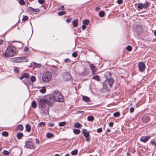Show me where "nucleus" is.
Masks as SVG:
<instances>
[{
    "label": "nucleus",
    "instance_id": "f257e3e1",
    "mask_svg": "<svg viewBox=\"0 0 156 156\" xmlns=\"http://www.w3.org/2000/svg\"><path fill=\"white\" fill-rule=\"evenodd\" d=\"M16 54L15 48L13 46H8L4 55L7 57L14 56Z\"/></svg>",
    "mask_w": 156,
    "mask_h": 156
},
{
    "label": "nucleus",
    "instance_id": "f03ea898",
    "mask_svg": "<svg viewBox=\"0 0 156 156\" xmlns=\"http://www.w3.org/2000/svg\"><path fill=\"white\" fill-rule=\"evenodd\" d=\"M53 99L55 101L63 102L64 101V98L62 95L58 90H55L53 95Z\"/></svg>",
    "mask_w": 156,
    "mask_h": 156
},
{
    "label": "nucleus",
    "instance_id": "7ed1b4c3",
    "mask_svg": "<svg viewBox=\"0 0 156 156\" xmlns=\"http://www.w3.org/2000/svg\"><path fill=\"white\" fill-rule=\"evenodd\" d=\"M52 78V73L49 71L45 72L42 76V79L45 82H48Z\"/></svg>",
    "mask_w": 156,
    "mask_h": 156
},
{
    "label": "nucleus",
    "instance_id": "20e7f679",
    "mask_svg": "<svg viewBox=\"0 0 156 156\" xmlns=\"http://www.w3.org/2000/svg\"><path fill=\"white\" fill-rule=\"evenodd\" d=\"M45 99L42 98H39L37 99V103L39 107L40 108H43L44 107L46 104Z\"/></svg>",
    "mask_w": 156,
    "mask_h": 156
},
{
    "label": "nucleus",
    "instance_id": "39448f33",
    "mask_svg": "<svg viewBox=\"0 0 156 156\" xmlns=\"http://www.w3.org/2000/svg\"><path fill=\"white\" fill-rule=\"evenodd\" d=\"M82 133L83 134L84 136L86 138V141L87 142H89L90 141V138L89 136L90 134L87 131V129H82Z\"/></svg>",
    "mask_w": 156,
    "mask_h": 156
},
{
    "label": "nucleus",
    "instance_id": "423d86ee",
    "mask_svg": "<svg viewBox=\"0 0 156 156\" xmlns=\"http://www.w3.org/2000/svg\"><path fill=\"white\" fill-rule=\"evenodd\" d=\"M138 66L139 68V70L141 72H144V71L145 68V65L143 62H141L139 63Z\"/></svg>",
    "mask_w": 156,
    "mask_h": 156
},
{
    "label": "nucleus",
    "instance_id": "0eeeda50",
    "mask_svg": "<svg viewBox=\"0 0 156 156\" xmlns=\"http://www.w3.org/2000/svg\"><path fill=\"white\" fill-rule=\"evenodd\" d=\"M25 146L27 148L32 149L34 147V144L32 141H28L25 142Z\"/></svg>",
    "mask_w": 156,
    "mask_h": 156
},
{
    "label": "nucleus",
    "instance_id": "6e6552de",
    "mask_svg": "<svg viewBox=\"0 0 156 156\" xmlns=\"http://www.w3.org/2000/svg\"><path fill=\"white\" fill-rule=\"evenodd\" d=\"M151 137L150 136H142L141 137L140 140L141 142L145 143L148 141Z\"/></svg>",
    "mask_w": 156,
    "mask_h": 156
},
{
    "label": "nucleus",
    "instance_id": "1a4fd4ad",
    "mask_svg": "<svg viewBox=\"0 0 156 156\" xmlns=\"http://www.w3.org/2000/svg\"><path fill=\"white\" fill-rule=\"evenodd\" d=\"M114 81V80L113 79L111 78L110 79L106 80L105 81L106 83L109 85L110 87H112Z\"/></svg>",
    "mask_w": 156,
    "mask_h": 156
},
{
    "label": "nucleus",
    "instance_id": "9d476101",
    "mask_svg": "<svg viewBox=\"0 0 156 156\" xmlns=\"http://www.w3.org/2000/svg\"><path fill=\"white\" fill-rule=\"evenodd\" d=\"M63 76L65 80H69L71 79V76L69 72H66L64 74Z\"/></svg>",
    "mask_w": 156,
    "mask_h": 156
},
{
    "label": "nucleus",
    "instance_id": "9b49d317",
    "mask_svg": "<svg viewBox=\"0 0 156 156\" xmlns=\"http://www.w3.org/2000/svg\"><path fill=\"white\" fill-rule=\"evenodd\" d=\"M22 153V151L21 149H16L13 153H14L16 156H21Z\"/></svg>",
    "mask_w": 156,
    "mask_h": 156
},
{
    "label": "nucleus",
    "instance_id": "f8f14e48",
    "mask_svg": "<svg viewBox=\"0 0 156 156\" xmlns=\"http://www.w3.org/2000/svg\"><path fill=\"white\" fill-rule=\"evenodd\" d=\"M90 67L92 71V74L94 75L95 74V73L97 71L96 68L94 65L92 64H90Z\"/></svg>",
    "mask_w": 156,
    "mask_h": 156
},
{
    "label": "nucleus",
    "instance_id": "ddd939ff",
    "mask_svg": "<svg viewBox=\"0 0 156 156\" xmlns=\"http://www.w3.org/2000/svg\"><path fill=\"white\" fill-rule=\"evenodd\" d=\"M30 77V75L27 73H23L22 76H20V80H22L24 78H28Z\"/></svg>",
    "mask_w": 156,
    "mask_h": 156
},
{
    "label": "nucleus",
    "instance_id": "4468645a",
    "mask_svg": "<svg viewBox=\"0 0 156 156\" xmlns=\"http://www.w3.org/2000/svg\"><path fill=\"white\" fill-rule=\"evenodd\" d=\"M104 76L106 80L111 78V74L109 72H107L104 74Z\"/></svg>",
    "mask_w": 156,
    "mask_h": 156
},
{
    "label": "nucleus",
    "instance_id": "2eb2a0df",
    "mask_svg": "<svg viewBox=\"0 0 156 156\" xmlns=\"http://www.w3.org/2000/svg\"><path fill=\"white\" fill-rule=\"evenodd\" d=\"M13 62H21V61L20 57H15L12 58Z\"/></svg>",
    "mask_w": 156,
    "mask_h": 156
},
{
    "label": "nucleus",
    "instance_id": "dca6fc26",
    "mask_svg": "<svg viewBox=\"0 0 156 156\" xmlns=\"http://www.w3.org/2000/svg\"><path fill=\"white\" fill-rule=\"evenodd\" d=\"M31 65L34 68L39 67L41 66V64H37L34 62L31 63Z\"/></svg>",
    "mask_w": 156,
    "mask_h": 156
},
{
    "label": "nucleus",
    "instance_id": "f3484780",
    "mask_svg": "<svg viewBox=\"0 0 156 156\" xmlns=\"http://www.w3.org/2000/svg\"><path fill=\"white\" fill-rule=\"evenodd\" d=\"M21 61L20 62H26L28 60V58L26 56L20 57Z\"/></svg>",
    "mask_w": 156,
    "mask_h": 156
},
{
    "label": "nucleus",
    "instance_id": "a211bd4d",
    "mask_svg": "<svg viewBox=\"0 0 156 156\" xmlns=\"http://www.w3.org/2000/svg\"><path fill=\"white\" fill-rule=\"evenodd\" d=\"M151 4V3L150 2H149L147 1H146L145 3L143 4V6L144 7V8L146 9Z\"/></svg>",
    "mask_w": 156,
    "mask_h": 156
},
{
    "label": "nucleus",
    "instance_id": "6ab92c4d",
    "mask_svg": "<svg viewBox=\"0 0 156 156\" xmlns=\"http://www.w3.org/2000/svg\"><path fill=\"white\" fill-rule=\"evenodd\" d=\"M28 9L30 11L34 12H39L40 11L39 9H34L30 7H29Z\"/></svg>",
    "mask_w": 156,
    "mask_h": 156
},
{
    "label": "nucleus",
    "instance_id": "aec40b11",
    "mask_svg": "<svg viewBox=\"0 0 156 156\" xmlns=\"http://www.w3.org/2000/svg\"><path fill=\"white\" fill-rule=\"evenodd\" d=\"M82 99L83 101L86 102H89L90 101V98L89 97L86 96H83Z\"/></svg>",
    "mask_w": 156,
    "mask_h": 156
},
{
    "label": "nucleus",
    "instance_id": "412c9836",
    "mask_svg": "<svg viewBox=\"0 0 156 156\" xmlns=\"http://www.w3.org/2000/svg\"><path fill=\"white\" fill-rule=\"evenodd\" d=\"M24 83L27 86H28L32 84V82L30 80H27L24 81Z\"/></svg>",
    "mask_w": 156,
    "mask_h": 156
},
{
    "label": "nucleus",
    "instance_id": "4be33fe9",
    "mask_svg": "<svg viewBox=\"0 0 156 156\" xmlns=\"http://www.w3.org/2000/svg\"><path fill=\"white\" fill-rule=\"evenodd\" d=\"M23 136V133L21 132H19L17 133L16 135V137L19 140Z\"/></svg>",
    "mask_w": 156,
    "mask_h": 156
},
{
    "label": "nucleus",
    "instance_id": "5701e85b",
    "mask_svg": "<svg viewBox=\"0 0 156 156\" xmlns=\"http://www.w3.org/2000/svg\"><path fill=\"white\" fill-rule=\"evenodd\" d=\"M78 20L76 19L73 20L72 22L73 24L74 27H76L78 25Z\"/></svg>",
    "mask_w": 156,
    "mask_h": 156
},
{
    "label": "nucleus",
    "instance_id": "b1692460",
    "mask_svg": "<svg viewBox=\"0 0 156 156\" xmlns=\"http://www.w3.org/2000/svg\"><path fill=\"white\" fill-rule=\"evenodd\" d=\"M31 129V127L30 125L27 124L26 126V130L27 132H30Z\"/></svg>",
    "mask_w": 156,
    "mask_h": 156
},
{
    "label": "nucleus",
    "instance_id": "393cba45",
    "mask_svg": "<svg viewBox=\"0 0 156 156\" xmlns=\"http://www.w3.org/2000/svg\"><path fill=\"white\" fill-rule=\"evenodd\" d=\"M53 98V96L51 95H48L46 96V100L47 101H49L52 99Z\"/></svg>",
    "mask_w": 156,
    "mask_h": 156
},
{
    "label": "nucleus",
    "instance_id": "a878e982",
    "mask_svg": "<svg viewBox=\"0 0 156 156\" xmlns=\"http://www.w3.org/2000/svg\"><path fill=\"white\" fill-rule=\"evenodd\" d=\"M87 119L89 121H93L94 120V118L92 116L89 115L87 117Z\"/></svg>",
    "mask_w": 156,
    "mask_h": 156
},
{
    "label": "nucleus",
    "instance_id": "bb28decb",
    "mask_svg": "<svg viewBox=\"0 0 156 156\" xmlns=\"http://www.w3.org/2000/svg\"><path fill=\"white\" fill-rule=\"evenodd\" d=\"M92 79L98 81H99L100 80V77L99 76L96 75L94 76L92 78Z\"/></svg>",
    "mask_w": 156,
    "mask_h": 156
},
{
    "label": "nucleus",
    "instance_id": "cd10ccee",
    "mask_svg": "<svg viewBox=\"0 0 156 156\" xmlns=\"http://www.w3.org/2000/svg\"><path fill=\"white\" fill-rule=\"evenodd\" d=\"M16 129L17 130L22 131L23 130V127L22 125L20 124L17 126Z\"/></svg>",
    "mask_w": 156,
    "mask_h": 156
},
{
    "label": "nucleus",
    "instance_id": "c85d7f7f",
    "mask_svg": "<svg viewBox=\"0 0 156 156\" xmlns=\"http://www.w3.org/2000/svg\"><path fill=\"white\" fill-rule=\"evenodd\" d=\"M73 132L75 134L77 135L80 133V130L78 129H75L73 130Z\"/></svg>",
    "mask_w": 156,
    "mask_h": 156
},
{
    "label": "nucleus",
    "instance_id": "c756f323",
    "mask_svg": "<svg viewBox=\"0 0 156 156\" xmlns=\"http://www.w3.org/2000/svg\"><path fill=\"white\" fill-rule=\"evenodd\" d=\"M81 126V125L78 122H76L75 123L74 127L77 128H80Z\"/></svg>",
    "mask_w": 156,
    "mask_h": 156
},
{
    "label": "nucleus",
    "instance_id": "7c9ffc66",
    "mask_svg": "<svg viewBox=\"0 0 156 156\" xmlns=\"http://www.w3.org/2000/svg\"><path fill=\"white\" fill-rule=\"evenodd\" d=\"M45 125V123L44 122H41L38 124V127H44Z\"/></svg>",
    "mask_w": 156,
    "mask_h": 156
},
{
    "label": "nucleus",
    "instance_id": "2f4dec72",
    "mask_svg": "<svg viewBox=\"0 0 156 156\" xmlns=\"http://www.w3.org/2000/svg\"><path fill=\"white\" fill-rule=\"evenodd\" d=\"M40 91L42 94H44L46 92V89L45 87H43L40 90Z\"/></svg>",
    "mask_w": 156,
    "mask_h": 156
},
{
    "label": "nucleus",
    "instance_id": "473e14b6",
    "mask_svg": "<svg viewBox=\"0 0 156 156\" xmlns=\"http://www.w3.org/2000/svg\"><path fill=\"white\" fill-rule=\"evenodd\" d=\"M46 136L48 138H50L53 136V134L52 133H48L47 134Z\"/></svg>",
    "mask_w": 156,
    "mask_h": 156
},
{
    "label": "nucleus",
    "instance_id": "72a5a7b5",
    "mask_svg": "<svg viewBox=\"0 0 156 156\" xmlns=\"http://www.w3.org/2000/svg\"><path fill=\"white\" fill-rule=\"evenodd\" d=\"M31 106L33 108H36L37 107V104L35 101H33L32 102Z\"/></svg>",
    "mask_w": 156,
    "mask_h": 156
},
{
    "label": "nucleus",
    "instance_id": "f704fd0d",
    "mask_svg": "<svg viewBox=\"0 0 156 156\" xmlns=\"http://www.w3.org/2000/svg\"><path fill=\"white\" fill-rule=\"evenodd\" d=\"M137 7L140 9H143L144 8V7L143 6V4L142 3H140L138 5Z\"/></svg>",
    "mask_w": 156,
    "mask_h": 156
},
{
    "label": "nucleus",
    "instance_id": "c9c22d12",
    "mask_svg": "<svg viewBox=\"0 0 156 156\" xmlns=\"http://www.w3.org/2000/svg\"><path fill=\"white\" fill-rule=\"evenodd\" d=\"M99 16L101 17H103L105 15V12L103 11H101L99 14Z\"/></svg>",
    "mask_w": 156,
    "mask_h": 156
},
{
    "label": "nucleus",
    "instance_id": "e433bc0d",
    "mask_svg": "<svg viewBox=\"0 0 156 156\" xmlns=\"http://www.w3.org/2000/svg\"><path fill=\"white\" fill-rule=\"evenodd\" d=\"M42 113L43 114L46 115H48L49 112L48 109L44 110L43 112Z\"/></svg>",
    "mask_w": 156,
    "mask_h": 156
},
{
    "label": "nucleus",
    "instance_id": "4c0bfd02",
    "mask_svg": "<svg viewBox=\"0 0 156 156\" xmlns=\"http://www.w3.org/2000/svg\"><path fill=\"white\" fill-rule=\"evenodd\" d=\"M89 23V21L88 20H85L83 21V23L84 25H87Z\"/></svg>",
    "mask_w": 156,
    "mask_h": 156
},
{
    "label": "nucleus",
    "instance_id": "58836bf2",
    "mask_svg": "<svg viewBox=\"0 0 156 156\" xmlns=\"http://www.w3.org/2000/svg\"><path fill=\"white\" fill-rule=\"evenodd\" d=\"M120 115L119 112H115L113 114V116L115 117H117L119 116Z\"/></svg>",
    "mask_w": 156,
    "mask_h": 156
},
{
    "label": "nucleus",
    "instance_id": "ea45409f",
    "mask_svg": "<svg viewBox=\"0 0 156 156\" xmlns=\"http://www.w3.org/2000/svg\"><path fill=\"white\" fill-rule=\"evenodd\" d=\"M66 124V122H60L59 124L58 125L60 126H65Z\"/></svg>",
    "mask_w": 156,
    "mask_h": 156
},
{
    "label": "nucleus",
    "instance_id": "a19ab883",
    "mask_svg": "<svg viewBox=\"0 0 156 156\" xmlns=\"http://www.w3.org/2000/svg\"><path fill=\"white\" fill-rule=\"evenodd\" d=\"M2 136H8V133L6 131H4L2 133Z\"/></svg>",
    "mask_w": 156,
    "mask_h": 156
},
{
    "label": "nucleus",
    "instance_id": "79ce46f5",
    "mask_svg": "<svg viewBox=\"0 0 156 156\" xmlns=\"http://www.w3.org/2000/svg\"><path fill=\"white\" fill-rule=\"evenodd\" d=\"M66 13L65 11H62L58 12V15L59 16H61L63 15H64Z\"/></svg>",
    "mask_w": 156,
    "mask_h": 156
},
{
    "label": "nucleus",
    "instance_id": "37998d69",
    "mask_svg": "<svg viewBox=\"0 0 156 156\" xmlns=\"http://www.w3.org/2000/svg\"><path fill=\"white\" fill-rule=\"evenodd\" d=\"M71 154L73 155H76L77 154L78 151L76 150H75L74 151H72L71 153Z\"/></svg>",
    "mask_w": 156,
    "mask_h": 156
},
{
    "label": "nucleus",
    "instance_id": "c03bdc74",
    "mask_svg": "<svg viewBox=\"0 0 156 156\" xmlns=\"http://www.w3.org/2000/svg\"><path fill=\"white\" fill-rule=\"evenodd\" d=\"M46 104H47L48 105L51 106L53 105V103L50 101H46Z\"/></svg>",
    "mask_w": 156,
    "mask_h": 156
},
{
    "label": "nucleus",
    "instance_id": "a18cd8bd",
    "mask_svg": "<svg viewBox=\"0 0 156 156\" xmlns=\"http://www.w3.org/2000/svg\"><path fill=\"white\" fill-rule=\"evenodd\" d=\"M30 79L32 83L34 82L36 80L35 76H31Z\"/></svg>",
    "mask_w": 156,
    "mask_h": 156
},
{
    "label": "nucleus",
    "instance_id": "49530a36",
    "mask_svg": "<svg viewBox=\"0 0 156 156\" xmlns=\"http://www.w3.org/2000/svg\"><path fill=\"white\" fill-rule=\"evenodd\" d=\"M2 153L5 155H8L9 154V152L6 150L2 152Z\"/></svg>",
    "mask_w": 156,
    "mask_h": 156
},
{
    "label": "nucleus",
    "instance_id": "de8ad7c7",
    "mask_svg": "<svg viewBox=\"0 0 156 156\" xmlns=\"http://www.w3.org/2000/svg\"><path fill=\"white\" fill-rule=\"evenodd\" d=\"M20 4L21 5H23L25 4L24 0H19Z\"/></svg>",
    "mask_w": 156,
    "mask_h": 156
},
{
    "label": "nucleus",
    "instance_id": "09e8293b",
    "mask_svg": "<svg viewBox=\"0 0 156 156\" xmlns=\"http://www.w3.org/2000/svg\"><path fill=\"white\" fill-rule=\"evenodd\" d=\"M126 49L129 51H130L132 50V48L131 46L129 45L126 47Z\"/></svg>",
    "mask_w": 156,
    "mask_h": 156
},
{
    "label": "nucleus",
    "instance_id": "8fccbe9b",
    "mask_svg": "<svg viewBox=\"0 0 156 156\" xmlns=\"http://www.w3.org/2000/svg\"><path fill=\"white\" fill-rule=\"evenodd\" d=\"M14 71L15 72L17 73L19 72V70L17 67H16L14 69Z\"/></svg>",
    "mask_w": 156,
    "mask_h": 156
},
{
    "label": "nucleus",
    "instance_id": "3c124183",
    "mask_svg": "<svg viewBox=\"0 0 156 156\" xmlns=\"http://www.w3.org/2000/svg\"><path fill=\"white\" fill-rule=\"evenodd\" d=\"M150 144L153 145H154L155 147H156V143L154 141L151 140L150 142Z\"/></svg>",
    "mask_w": 156,
    "mask_h": 156
},
{
    "label": "nucleus",
    "instance_id": "603ef678",
    "mask_svg": "<svg viewBox=\"0 0 156 156\" xmlns=\"http://www.w3.org/2000/svg\"><path fill=\"white\" fill-rule=\"evenodd\" d=\"M28 17L26 16H24L22 20L23 21H25L28 20Z\"/></svg>",
    "mask_w": 156,
    "mask_h": 156
},
{
    "label": "nucleus",
    "instance_id": "864d4df0",
    "mask_svg": "<svg viewBox=\"0 0 156 156\" xmlns=\"http://www.w3.org/2000/svg\"><path fill=\"white\" fill-rule=\"evenodd\" d=\"M72 55L73 57H76L77 56V54L76 52H74L73 53Z\"/></svg>",
    "mask_w": 156,
    "mask_h": 156
},
{
    "label": "nucleus",
    "instance_id": "5fc2aeb1",
    "mask_svg": "<svg viewBox=\"0 0 156 156\" xmlns=\"http://www.w3.org/2000/svg\"><path fill=\"white\" fill-rule=\"evenodd\" d=\"M146 117L145 116L143 117L142 118V121L144 122L147 123V121L146 120Z\"/></svg>",
    "mask_w": 156,
    "mask_h": 156
},
{
    "label": "nucleus",
    "instance_id": "6e6d98bb",
    "mask_svg": "<svg viewBox=\"0 0 156 156\" xmlns=\"http://www.w3.org/2000/svg\"><path fill=\"white\" fill-rule=\"evenodd\" d=\"M80 113H81L82 115H83L84 113V112L83 111H78L76 112V114H79Z\"/></svg>",
    "mask_w": 156,
    "mask_h": 156
},
{
    "label": "nucleus",
    "instance_id": "4d7b16f0",
    "mask_svg": "<svg viewBox=\"0 0 156 156\" xmlns=\"http://www.w3.org/2000/svg\"><path fill=\"white\" fill-rule=\"evenodd\" d=\"M38 2L41 4H43L44 2V0H38Z\"/></svg>",
    "mask_w": 156,
    "mask_h": 156
},
{
    "label": "nucleus",
    "instance_id": "13d9d810",
    "mask_svg": "<svg viewBox=\"0 0 156 156\" xmlns=\"http://www.w3.org/2000/svg\"><path fill=\"white\" fill-rule=\"evenodd\" d=\"M97 132L98 133H100L102 132V129L101 128H100L97 129Z\"/></svg>",
    "mask_w": 156,
    "mask_h": 156
},
{
    "label": "nucleus",
    "instance_id": "bf43d9fd",
    "mask_svg": "<svg viewBox=\"0 0 156 156\" xmlns=\"http://www.w3.org/2000/svg\"><path fill=\"white\" fill-rule=\"evenodd\" d=\"M134 111V108L133 107H131L130 109V113L133 112Z\"/></svg>",
    "mask_w": 156,
    "mask_h": 156
},
{
    "label": "nucleus",
    "instance_id": "052dcab7",
    "mask_svg": "<svg viewBox=\"0 0 156 156\" xmlns=\"http://www.w3.org/2000/svg\"><path fill=\"white\" fill-rule=\"evenodd\" d=\"M114 122H110L109 124V125L110 127H112L113 125Z\"/></svg>",
    "mask_w": 156,
    "mask_h": 156
},
{
    "label": "nucleus",
    "instance_id": "680f3d73",
    "mask_svg": "<svg viewBox=\"0 0 156 156\" xmlns=\"http://www.w3.org/2000/svg\"><path fill=\"white\" fill-rule=\"evenodd\" d=\"M48 125L50 127H51L54 126L55 125V124L54 123H51L48 124Z\"/></svg>",
    "mask_w": 156,
    "mask_h": 156
},
{
    "label": "nucleus",
    "instance_id": "e2e57ef3",
    "mask_svg": "<svg viewBox=\"0 0 156 156\" xmlns=\"http://www.w3.org/2000/svg\"><path fill=\"white\" fill-rule=\"evenodd\" d=\"M122 0H117V2L119 4H122Z\"/></svg>",
    "mask_w": 156,
    "mask_h": 156
},
{
    "label": "nucleus",
    "instance_id": "0e129e2a",
    "mask_svg": "<svg viewBox=\"0 0 156 156\" xmlns=\"http://www.w3.org/2000/svg\"><path fill=\"white\" fill-rule=\"evenodd\" d=\"M29 50V48L27 47H25L24 49V50L25 51H28Z\"/></svg>",
    "mask_w": 156,
    "mask_h": 156
},
{
    "label": "nucleus",
    "instance_id": "69168bd1",
    "mask_svg": "<svg viewBox=\"0 0 156 156\" xmlns=\"http://www.w3.org/2000/svg\"><path fill=\"white\" fill-rule=\"evenodd\" d=\"M100 9V8L99 7H97L95 8V10L96 11H98Z\"/></svg>",
    "mask_w": 156,
    "mask_h": 156
},
{
    "label": "nucleus",
    "instance_id": "338daca9",
    "mask_svg": "<svg viewBox=\"0 0 156 156\" xmlns=\"http://www.w3.org/2000/svg\"><path fill=\"white\" fill-rule=\"evenodd\" d=\"M35 140L36 141V143L38 144H39L40 142H39V140L38 139L36 138L35 139Z\"/></svg>",
    "mask_w": 156,
    "mask_h": 156
},
{
    "label": "nucleus",
    "instance_id": "774afa93",
    "mask_svg": "<svg viewBox=\"0 0 156 156\" xmlns=\"http://www.w3.org/2000/svg\"><path fill=\"white\" fill-rule=\"evenodd\" d=\"M71 21V19H70L67 18L66 20V21L67 23L70 22Z\"/></svg>",
    "mask_w": 156,
    "mask_h": 156
}]
</instances>
